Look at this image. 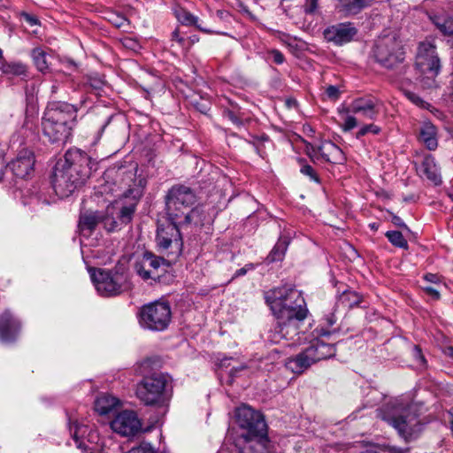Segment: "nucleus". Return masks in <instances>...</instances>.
I'll return each instance as SVG.
<instances>
[{
    "label": "nucleus",
    "mask_w": 453,
    "mask_h": 453,
    "mask_svg": "<svg viewBox=\"0 0 453 453\" xmlns=\"http://www.w3.org/2000/svg\"><path fill=\"white\" fill-rule=\"evenodd\" d=\"M95 163L80 150H69L56 163L51 183L59 197H67L90 176Z\"/></svg>",
    "instance_id": "1"
},
{
    "label": "nucleus",
    "mask_w": 453,
    "mask_h": 453,
    "mask_svg": "<svg viewBox=\"0 0 453 453\" xmlns=\"http://www.w3.org/2000/svg\"><path fill=\"white\" fill-rule=\"evenodd\" d=\"M197 196L194 190L185 185H174L165 196V210L170 221L180 226H202L205 220L200 206H195Z\"/></svg>",
    "instance_id": "2"
},
{
    "label": "nucleus",
    "mask_w": 453,
    "mask_h": 453,
    "mask_svg": "<svg viewBox=\"0 0 453 453\" xmlns=\"http://www.w3.org/2000/svg\"><path fill=\"white\" fill-rule=\"evenodd\" d=\"M378 417L392 426L406 441L418 436L422 424L418 419L416 403L395 400L378 411Z\"/></svg>",
    "instance_id": "3"
},
{
    "label": "nucleus",
    "mask_w": 453,
    "mask_h": 453,
    "mask_svg": "<svg viewBox=\"0 0 453 453\" xmlns=\"http://www.w3.org/2000/svg\"><path fill=\"white\" fill-rule=\"evenodd\" d=\"M76 109L69 104H52L43 115V135L52 143L65 142L71 135V123L75 119Z\"/></svg>",
    "instance_id": "4"
},
{
    "label": "nucleus",
    "mask_w": 453,
    "mask_h": 453,
    "mask_svg": "<svg viewBox=\"0 0 453 453\" xmlns=\"http://www.w3.org/2000/svg\"><path fill=\"white\" fill-rule=\"evenodd\" d=\"M91 280L103 296H111L132 288L129 273L124 265H116L111 270L89 269Z\"/></svg>",
    "instance_id": "5"
},
{
    "label": "nucleus",
    "mask_w": 453,
    "mask_h": 453,
    "mask_svg": "<svg viewBox=\"0 0 453 453\" xmlns=\"http://www.w3.org/2000/svg\"><path fill=\"white\" fill-rule=\"evenodd\" d=\"M170 382V378L163 372L145 376L136 386V396L145 405L164 406L171 398L168 392Z\"/></svg>",
    "instance_id": "6"
},
{
    "label": "nucleus",
    "mask_w": 453,
    "mask_h": 453,
    "mask_svg": "<svg viewBox=\"0 0 453 453\" xmlns=\"http://www.w3.org/2000/svg\"><path fill=\"white\" fill-rule=\"evenodd\" d=\"M265 297L274 316H280L284 311L288 315H293L299 311L308 313L302 293L295 288L278 287L266 292Z\"/></svg>",
    "instance_id": "7"
},
{
    "label": "nucleus",
    "mask_w": 453,
    "mask_h": 453,
    "mask_svg": "<svg viewBox=\"0 0 453 453\" xmlns=\"http://www.w3.org/2000/svg\"><path fill=\"white\" fill-rule=\"evenodd\" d=\"M236 422L246 431L242 436L247 442H255L263 449H267L269 440L266 424L262 415L247 405H242L235 411Z\"/></svg>",
    "instance_id": "8"
},
{
    "label": "nucleus",
    "mask_w": 453,
    "mask_h": 453,
    "mask_svg": "<svg viewBox=\"0 0 453 453\" xmlns=\"http://www.w3.org/2000/svg\"><path fill=\"white\" fill-rule=\"evenodd\" d=\"M335 351V347L333 344L316 339L301 353L289 358L286 365L293 372L302 373L313 364L334 357Z\"/></svg>",
    "instance_id": "9"
},
{
    "label": "nucleus",
    "mask_w": 453,
    "mask_h": 453,
    "mask_svg": "<svg viewBox=\"0 0 453 453\" xmlns=\"http://www.w3.org/2000/svg\"><path fill=\"white\" fill-rule=\"evenodd\" d=\"M415 65L423 74L422 86L425 88L436 87L435 77L440 72L441 64L433 42L426 41L419 43Z\"/></svg>",
    "instance_id": "10"
},
{
    "label": "nucleus",
    "mask_w": 453,
    "mask_h": 453,
    "mask_svg": "<svg viewBox=\"0 0 453 453\" xmlns=\"http://www.w3.org/2000/svg\"><path fill=\"white\" fill-rule=\"evenodd\" d=\"M375 60L385 68H394L404 58V51L401 41L395 34H388L379 37L373 50Z\"/></svg>",
    "instance_id": "11"
},
{
    "label": "nucleus",
    "mask_w": 453,
    "mask_h": 453,
    "mask_svg": "<svg viewBox=\"0 0 453 453\" xmlns=\"http://www.w3.org/2000/svg\"><path fill=\"white\" fill-rule=\"evenodd\" d=\"M140 326L151 331H164L172 319V311L168 302H153L143 305L138 313Z\"/></svg>",
    "instance_id": "12"
},
{
    "label": "nucleus",
    "mask_w": 453,
    "mask_h": 453,
    "mask_svg": "<svg viewBox=\"0 0 453 453\" xmlns=\"http://www.w3.org/2000/svg\"><path fill=\"white\" fill-rule=\"evenodd\" d=\"M308 313L299 311L293 315L285 311L275 316L276 325L268 332V340L273 343H280L282 340H293L299 334L300 325L306 319Z\"/></svg>",
    "instance_id": "13"
},
{
    "label": "nucleus",
    "mask_w": 453,
    "mask_h": 453,
    "mask_svg": "<svg viewBox=\"0 0 453 453\" xmlns=\"http://www.w3.org/2000/svg\"><path fill=\"white\" fill-rule=\"evenodd\" d=\"M168 266L169 264L165 258L150 252H145L142 258L135 263L134 268L136 273L143 280H157L166 272Z\"/></svg>",
    "instance_id": "14"
},
{
    "label": "nucleus",
    "mask_w": 453,
    "mask_h": 453,
    "mask_svg": "<svg viewBox=\"0 0 453 453\" xmlns=\"http://www.w3.org/2000/svg\"><path fill=\"white\" fill-rule=\"evenodd\" d=\"M142 420L134 411L119 412L111 422V429L124 437H132L142 431Z\"/></svg>",
    "instance_id": "15"
},
{
    "label": "nucleus",
    "mask_w": 453,
    "mask_h": 453,
    "mask_svg": "<svg viewBox=\"0 0 453 453\" xmlns=\"http://www.w3.org/2000/svg\"><path fill=\"white\" fill-rule=\"evenodd\" d=\"M179 227L180 224L172 222L157 227L156 241L160 250H165L172 245L180 250L182 246L181 237Z\"/></svg>",
    "instance_id": "16"
},
{
    "label": "nucleus",
    "mask_w": 453,
    "mask_h": 453,
    "mask_svg": "<svg viewBox=\"0 0 453 453\" xmlns=\"http://www.w3.org/2000/svg\"><path fill=\"white\" fill-rule=\"evenodd\" d=\"M35 162L33 151L22 149L16 157L8 164V166L16 177L25 179L34 172Z\"/></svg>",
    "instance_id": "17"
},
{
    "label": "nucleus",
    "mask_w": 453,
    "mask_h": 453,
    "mask_svg": "<svg viewBox=\"0 0 453 453\" xmlns=\"http://www.w3.org/2000/svg\"><path fill=\"white\" fill-rule=\"evenodd\" d=\"M340 113L359 114L367 119H375L379 110L377 102L371 97H358L353 100L348 107L339 110Z\"/></svg>",
    "instance_id": "18"
},
{
    "label": "nucleus",
    "mask_w": 453,
    "mask_h": 453,
    "mask_svg": "<svg viewBox=\"0 0 453 453\" xmlns=\"http://www.w3.org/2000/svg\"><path fill=\"white\" fill-rule=\"evenodd\" d=\"M357 32V28L350 23H340L326 28L324 37L328 42L342 45L350 42Z\"/></svg>",
    "instance_id": "19"
},
{
    "label": "nucleus",
    "mask_w": 453,
    "mask_h": 453,
    "mask_svg": "<svg viewBox=\"0 0 453 453\" xmlns=\"http://www.w3.org/2000/svg\"><path fill=\"white\" fill-rule=\"evenodd\" d=\"M142 196V188L141 187L128 188L124 191V196L126 198H131L132 201L120 208L118 213V219L120 224L127 225L131 222L136 210V203Z\"/></svg>",
    "instance_id": "20"
},
{
    "label": "nucleus",
    "mask_w": 453,
    "mask_h": 453,
    "mask_svg": "<svg viewBox=\"0 0 453 453\" xmlns=\"http://www.w3.org/2000/svg\"><path fill=\"white\" fill-rule=\"evenodd\" d=\"M19 320L8 311L0 316V339L4 342L13 340L19 331Z\"/></svg>",
    "instance_id": "21"
},
{
    "label": "nucleus",
    "mask_w": 453,
    "mask_h": 453,
    "mask_svg": "<svg viewBox=\"0 0 453 453\" xmlns=\"http://www.w3.org/2000/svg\"><path fill=\"white\" fill-rule=\"evenodd\" d=\"M119 400L113 395L104 394L95 402V410L100 415H107L113 411L119 404Z\"/></svg>",
    "instance_id": "22"
},
{
    "label": "nucleus",
    "mask_w": 453,
    "mask_h": 453,
    "mask_svg": "<svg viewBox=\"0 0 453 453\" xmlns=\"http://www.w3.org/2000/svg\"><path fill=\"white\" fill-rule=\"evenodd\" d=\"M419 141L430 150L437 148L436 128L433 124L430 122L423 124L419 133Z\"/></svg>",
    "instance_id": "23"
},
{
    "label": "nucleus",
    "mask_w": 453,
    "mask_h": 453,
    "mask_svg": "<svg viewBox=\"0 0 453 453\" xmlns=\"http://www.w3.org/2000/svg\"><path fill=\"white\" fill-rule=\"evenodd\" d=\"M101 219H103V214L98 211L81 215L79 222L81 231L83 234H89L101 223Z\"/></svg>",
    "instance_id": "24"
},
{
    "label": "nucleus",
    "mask_w": 453,
    "mask_h": 453,
    "mask_svg": "<svg viewBox=\"0 0 453 453\" xmlns=\"http://www.w3.org/2000/svg\"><path fill=\"white\" fill-rule=\"evenodd\" d=\"M422 172L425 176L432 180L434 184L438 185L441 183V173L440 169L435 164L434 158L431 156H427L422 162Z\"/></svg>",
    "instance_id": "25"
},
{
    "label": "nucleus",
    "mask_w": 453,
    "mask_h": 453,
    "mask_svg": "<svg viewBox=\"0 0 453 453\" xmlns=\"http://www.w3.org/2000/svg\"><path fill=\"white\" fill-rule=\"evenodd\" d=\"M178 20L186 26H195L199 30L207 33V34H212L213 31L211 29H209L205 27H203L201 24L198 23V18L196 16H194L189 12H187L186 10H180L177 12L176 15Z\"/></svg>",
    "instance_id": "26"
},
{
    "label": "nucleus",
    "mask_w": 453,
    "mask_h": 453,
    "mask_svg": "<svg viewBox=\"0 0 453 453\" xmlns=\"http://www.w3.org/2000/svg\"><path fill=\"white\" fill-rule=\"evenodd\" d=\"M430 19L441 33L444 35H453V17L436 13L430 16Z\"/></svg>",
    "instance_id": "27"
},
{
    "label": "nucleus",
    "mask_w": 453,
    "mask_h": 453,
    "mask_svg": "<svg viewBox=\"0 0 453 453\" xmlns=\"http://www.w3.org/2000/svg\"><path fill=\"white\" fill-rule=\"evenodd\" d=\"M288 246V240L287 237H280L270 254L267 257L269 262L280 261L286 253Z\"/></svg>",
    "instance_id": "28"
},
{
    "label": "nucleus",
    "mask_w": 453,
    "mask_h": 453,
    "mask_svg": "<svg viewBox=\"0 0 453 453\" xmlns=\"http://www.w3.org/2000/svg\"><path fill=\"white\" fill-rule=\"evenodd\" d=\"M318 151L320 153L321 157L326 161L335 160L337 155L342 153L341 149L331 142H323L319 148Z\"/></svg>",
    "instance_id": "29"
},
{
    "label": "nucleus",
    "mask_w": 453,
    "mask_h": 453,
    "mask_svg": "<svg viewBox=\"0 0 453 453\" xmlns=\"http://www.w3.org/2000/svg\"><path fill=\"white\" fill-rule=\"evenodd\" d=\"M361 296L355 291L345 290L339 297V303L344 307L352 308L361 303Z\"/></svg>",
    "instance_id": "30"
},
{
    "label": "nucleus",
    "mask_w": 453,
    "mask_h": 453,
    "mask_svg": "<svg viewBox=\"0 0 453 453\" xmlns=\"http://www.w3.org/2000/svg\"><path fill=\"white\" fill-rule=\"evenodd\" d=\"M345 11L356 14L370 4L372 0H341Z\"/></svg>",
    "instance_id": "31"
},
{
    "label": "nucleus",
    "mask_w": 453,
    "mask_h": 453,
    "mask_svg": "<svg viewBox=\"0 0 453 453\" xmlns=\"http://www.w3.org/2000/svg\"><path fill=\"white\" fill-rule=\"evenodd\" d=\"M32 58L36 68L40 72H44L49 68L46 52L41 48H35L32 50Z\"/></svg>",
    "instance_id": "32"
},
{
    "label": "nucleus",
    "mask_w": 453,
    "mask_h": 453,
    "mask_svg": "<svg viewBox=\"0 0 453 453\" xmlns=\"http://www.w3.org/2000/svg\"><path fill=\"white\" fill-rule=\"evenodd\" d=\"M386 236L394 246L403 249L408 248V242L401 232L388 231Z\"/></svg>",
    "instance_id": "33"
},
{
    "label": "nucleus",
    "mask_w": 453,
    "mask_h": 453,
    "mask_svg": "<svg viewBox=\"0 0 453 453\" xmlns=\"http://www.w3.org/2000/svg\"><path fill=\"white\" fill-rule=\"evenodd\" d=\"M117 174L119 177H122V182H120V185L124 184L125 186H127V190L128 188H134L136 187H141L142 188L141 185H134V187H132L131 183L134 182L135 177V173L133 170L124 171L123 168H119L117 172Z\"/></svg>",
    "instance_id": "34"
},
{
    "label": "nucleus",
    "mask_w": 453,
    "mask_h": 453,
    "mask_svg": "<svg viewBox=\"0 0 453 453\" xmlns=\"http://www.w3.org/2000/svg\"><path fill=\"white\" fill-rule=\"evenodd\" d=\"M4 73H12L15 76H22L27 73V67L21 63H13L4 66Z\"/></svg>",
    "instance_id": "35"
},
{
    "label": "nucleus",
    "mask_w": 453,
    "mask_h": 453,
    "mask_svg": "<svg viewBox=\"0 0 453 453\" xmlns=\"http://www.w3.org/2000/svg\"><path fill=\"white\" fill-rule=\"evenodd\" d=\"M111 210V208L108 207L107 215H103V219H101V223L104 225V227L109 232L114 231L118 227V221L109 215Z\"/></svg>",
    "instance_id": "36"
},
{
    "label": "nucleus",
    "mask_w": 453,
    "mask_h": 453,
    "mask_svg": "<svg viewBox=\"0 0 453 453\" xmlns=\"http://www.w3.org/2000/svg\"><path fill=\"white\" fill-rule=\"evenodd\" d=\"M405 96L414 104L420 108H427L429 104L424 101L421 97H419L416 93L411 91H404Z\"/></svg>",
    "instance_id": "37"
},
{
    "label": "nucleus",
    "mask_w": 453,
    "mask_h": 453,
    "mask_svg": "<svg viewBox=\"0 0 453 453\" xmlns=\"http://www.w3.org/2000/svg\"><path fill=\"white\" fill-rule=\"evenodd\" d=\"M380 132V128L378 126H376L374 124H369V125H365V126L362 127L357 133L356 137L357 139H359L360 137L365 136L368 133L377 134Z\"/></svg>",
    "instance_id": "38"
},
{
    "label": "nucleus",
    "mask_w": 453,
    "mask_h": 453,
    "mask_svg": "<svg viewBox=\"0 0 453 453\" xmlns=\"http://www.w3.org/2000/svg\"><path fill=\"white\" fill-rule=\"evenodd\" d=\"M85 426H81L77 423H73L70 426V433L73 439L75 441V443L78 447L81 446V443L79 441V437L81 434L85 433Z\"/></svg>",
    "instance_id": "39"
},
{
    "label": "nucleus",
    "mask_w": 453,
    "mask_h": 453,
    "mask_svg": "<svg viewBox=\"0 0 453 453\" xmlns=\"http://www.w3.org/2000/svg\"><path fill=\"white\" fill-rule=\"evenodd\" d=\"M442 287L426 285L422 287L423 291L428 295L433 300H439L441 297V289Z\"/></svg>",
    "instance_id": "40"
},
{
    "label": "nucleus",
    "mask_w": 453,
    "mask_h": 453,
    "mask_svg": "<svg viewBox=\"0 0 453 453\" xmlns=\"http://www.w3.org/2000/svg\"><path fill=\"white\" fill-rule=\"evenodd\" d=\"M224 116L227 118L233 124L236 126H241L242 124L240 114L235 111L234 108L232 110H225Z\"/></svg>",
    "instance_id": "41"
},
{
    "label": "nucleus",
    "mask_w": 453,
    "mask_h": 453,
    "mask_svg": "<svg viewBox=\"0 0 453 453\" xmlns=\"http://www.w3.org/2000/svg\"><path fill=\"white\" fill-rule=\"evenodd\" d=\"M346 117L344 118V122L342 125V129L344 132L350 131L354 127L357 126V119L356 117L349 115V113H346Z\"/></svg>",
    "instance_id": "42"
},
{
    "label": "nucleus",
    "mask_w": 453,
    "mask_h": 453,
    "mask_svg": "<svg viewBox=\"0 0 453 453\" xmlns=\"http://www.w3.org/2000/svg\"><path fill=\"white\" fill-rule=\"evenodd\" d=\"M255 368L256 369H259V367L257 365H256V362L255 361H250V362H249L246 365H240L238 367H233L230 370V376L234 377L241 371H243V370H246V369L252 370V369H255Z\"/></svg>",
    "instance_id": "43"
},
{
    "label": "nucleus",
    "mask_w": 453,
    "mask_h": 453,
    "mask_svg": "<svg viewBox=\"0 0 453 453\" xmlns=\"http://www.w3.org/2000/svg\"><path fill=\"white\" fill-rule=\"evenodd\" d=\"M109 21L117 27H122L126 25L127 19L123 15L111 13L109 17Z\"/></svg>",
    "instance_id": "44"
},
{
    "label": "nucleus",
    "mask_w": 453,
    "mask_h": 453,
    "mask_svg": "<svg viewBox=\"0 0 453 453\" xmlns=\"http://www.w3.org/2000/svg\"><path fill=\"white\" fill-rule=\"evenodd\" d=\"M268 58L277 65H281L285 61L283 54L278 50H270L268 52Z\"/></svg>",
    "instance_id": "45"
},
{
    "label": "nucleus",
    "mask_w": 453,
    "mask_h": 453,
    "mask_svg": "<svg viewBox=\"0 0 453 453\" xmlns=\"http://www.w3.org/2000/svg\"><path fill=\"white\" fill-rule=\"evenodd\" d=\"M424 280L427 283H429V285L434 284V286H437V287L444 286L441 280V277L438 276L437 274L427 273L424 276Z\"/></svg>",
    "instance_id": "46"
},
{
    "label": "nucleus",
    "mask_w": 453,
    "mask_h": 453,
    "mask_svg": "<svg viewBox=\"0 0 453 453\" xmlns=\"http://www.w3.org/2000/svg\"><path fill=\"white\" fill-rule=\"evenodd\" d=\"M326 94L329 98L336 100L340 96V90L337 87L331 85L326 88Z\"/></svg>",
    "instance_id": "47"
},
{
    "label": "nucleus",
    "mask_w": 453,
    "mask_h": 453,
    "mask_svg": "<svg viewBox=\"0 0 453 453\" xmlns=\"http://www.w3.org/2000/svg\"><path fill=\"white\" fill-rule=\"evenodd\" d=\"M301 173L305 175H308L311 180H313L315 181H319V179H318L313 168L311 165H303L301 168Z\"/></svg>",
    "instance_id": "48"
},
{
    "label": "nucleus",
    "mask_w": 453,
    "mask_h": 453,
    "mask_svg": "<svg viewBox=\"0 0 453 453\" xmlns=\"http://www.w3.org/2000/svg\"><path fill=\"white\" fill-rule=\"evenodd\" d=\"M305 12L308 13H313L318 8V0H306Z\"/></svg>",
    "instance_id": "49"
},
{
    "label": "nucleus",
    "mask_w": 453,
    "mask_h": 453,
    "mask_svg": "<svg viewBox=\"0 0 453 453\" xmlns=\"http://www.w3.org/2000/svg\"><path fill=\"white\" fill-rule=\"evenodd\" d=\"M253 268L252 264L246 265L244 267L237 270L234 273L235 277L243 276L247 273V272Z\"/></svg>",
    "instance_id": "50"
},
{
    "label": "nucleus",
    "mask_w": 453,
    "mask_h": 453,
    "mask_svg": "<svg viewBox=\"0 0 453 453\" xmlns=\"http://www.w3.org/2000/svg\"><path fill=\"white\" fill-rule=\"evenodd\" d=\"M388 450L389 453H407L409 451V449H403L396 446H388Z\"/></svg>",
    "instance_id": "51"
},
{
    "label": "nucleus",
    "mask_w": 453,
    "mask_h": 453,
    "mask_svg": "<svg viewBox=\"0 0 453 453\" xmlns=\"http://www.w3.org/2000/svg\"><path fill=\"white\" fill-rule=\"evenodd\" d=\"M392 222L397 226L407 228V226L404 224L403 219L398 216H393Z\"/></svg>",
    "instance_id": "52"
},
{
    "label": "nucleus",
    "mask_w": 453,
    "mask_h": 453,
    "mask_svg": "<svg viewBox=\"0 0 453 453\" xmlns=\"http://www.w3.org/2000/svg\"><path fill=\"white\" fill-rule=\"evenodd\" d=\"M325 320L326 322V325L331 326L335 324L336 318L334 314L331 313L325 318Z\"/></svg>",
    "instance_id": "53"
},
{
    "label": "nucleus",
    "mask_w": 453,
    "mask_h": 453,
    "mask_svg": "<svg viewBox=\"0 0 453 453\" xmlns=\"http://www.w3.org/2000/svg\"><path fill=\"white\" fill-rule=\"evenodd\" d=\"M25 17V19L32 26L34 25H36L37 24V19L32 16H30L29 14H25L24 15Z\"/></svg>",
    "instance_id": "54"
},
{
    "label": "nucleus",
    "mask_w": 453,
    "mask_h": 453,
    "mask_svg": "<svg viewBox=\"0 0 453 453\" xmlns=\"http://www.w3.org/2000/svg\"><path fill=\"white\" fill-rule=\"evenodd\" d=\"M414 351H415V355L420 358L421 362L424 363L425 362V357H423V355L421 354V349L418 347V346H414Z\"/></svg>",
    "instance_id": "55"
},
{
    "label": "nucleus",
    "mask_w": 453,
    "mask_h": 453,
    "mask_svg": "<svg viewBox=\"0 0 453 453\" xmlns=\"http://www.w3.org/2000/svg\"><path fill=\"white\" fill-rule=\"evenodd\" d=\"M173 37L178 41L180 43H181L184 40L182 37H180L179 35V31L178 30H175L173 33Z\"/></svg>",
    "instance_id": "56"
},
{
    "label": "nucleus",
    "mask_w": 453,
    "mask_h": 453,
    "mask_svg": "<svg viewBox=\"0 0 453 453\" xmlns=\"http://www.w3.org/2000/svg\"><path fill=\"white\" fill-rule=\"evenodd\" d=\"M5 167L4 162L0 158V180L3 179L4 176V169Z\"/></svg>",
    "instance_id": "57"
},
{
    "label": "nucleus",
    "mask_w": 453,
    "mask_h": 453,
    "mask_svg": "<svg viewBox=\"0 0 453 453\" xmlns=\"http://www.w3.org/2000/svg\"><path fill=\"white\" fill-rule=\"evenodd\" d=\"M287 104H288V106H291L292 104L296 105V102L295 100H288Z\"/></svg>",
    "instance_id": "58"
},
{
    "label": "nucleus",
    "mask_w": 453,
    "mask_h": 453,
    "mask_svg": "<svg viewBox=\"0 0 453 453\" xmlns=\"http://www.w3.org/2000/svg\"><path fill=\"white\" fill-rule=\"evenodd\" d=\"M330 333L328 331H325L324 329H321L319 334L320 335H328Z\"/></svg>",
    "instance_id": "59"
},
{
    "label": "nucleus",
    "mask_w": 453,
    "mask_h": 453,
    "mask_svg": "<svg viewBox=\"0 0 453 453\" xmlns=\"http://www.w3.org/2000/svg\"><path fill=\"white\" fill-rule=\"evenodd\" d=\"M449 354L452 355L453 354V348H449Z\"/></svg>",
    "instance_id": "60"
},
{
    "label": "nucleus",
    "mask_w": 453,
    "mask_h": 453,
    "mask_svg": "<svg viewBox=\"0 0 453 453\" xmlns=\"http://www.w3.org/2000/svg\"><path fill=\"white\" fill-rule=\"evenodd\" d=\"M371 227H372V229H377V227L375 226V224L371 225Z\"/></svg>",
    "instance_id": "61"
},
{
    "label": "nucleus",
    "mask_w": 453,
    "mask_h": 453,
    "mask_svg": "<svg viewBox=\"0 0 453 453\" xmlns=\"http://www.w3.org/2000/svg\"><path fill=\"white\" fill-rule=\"evenodd\" d=\"M2 55H3V51H2V50L0 49V58L2 57Z\"/></svg>",
    "instance_id": "62"
}]
</instances>
